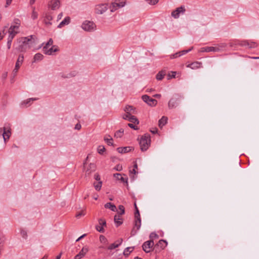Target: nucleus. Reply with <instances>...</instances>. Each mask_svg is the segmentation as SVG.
Here are the masks:
<instances>
[{
  "instance_id": "nucleus-51",
  "label": "nucleus",
  "mask_w": 259,
  "mask_h": 259,
  "mask_svg": "<svg viewBox=\"0 0 259 259\" xmlns=\"http://www.w3.org/2000/svg\"><path fill=\"white\" fill-rule=\"evenodd\" d=\"M85 215V213L84 212V211L82 210L79 212H78V213H77L76 214V217L77 218H79L81 216H83V215Z\"/></svg>"
},
{
  "instance_id": "nucleus-55",
  "label": "nucleus",
  "mask_w": 259,
  "mask_h": 259,
  "mask_svg": "<svg viewBox=\"0 0 259 259\" xmlns=\"http://www.w3.org/2000/svg\"><path fill=\"white\" fill-rule=\"evenodd\" d=\"M6 35V32L5 30H3L2 32H0V41L3 39L4 36Z\"/></svg>"
},
{
  "instance_id": "nucleus-11",
  "label": "nucleus",
  "mask_w": 259,
  "mask_h": 259,
  "mask_svg": "<svg viewBox=\"0 0 259 259\" xmlns=\"http://www.w3.org/2000/svg\"><path fill=\"white\" fill-rule=\"evenodd\" d=\"M186 10L184 6H181L177 8L175 11L171 12V16L175 19H177L180 17L181 13L184 14Z\"/></svg>"
},
{
  "instance_id": "nucleus-22",
  "label": "nucleus",
  "mask_w": 259,
  "mask_h": 259,
  "mask_svg": "<svg viewBox=\"0 0 259 259\" xmlns=\"http://www.w3.org/2000/svg\"><path fill=\"white\" fill-rule=\"evenodd\" d=\"M124 111L129 114H134L136 113V110L132 106L127 105L124 109Z\"/></svg>"
},
{
  "instance_id": "nucleus-34",
  "label": "nucleus",
  "mask_w": 259,
  "mask_h": 259,
  "mask_svg": "<svg viewBox=\"0 0 259 259\" xmlns=\"http://www.w3.org/2000/svg\"><path fill=\"white\" fill-rule=\"evenodd\" d=\"M44 56L40 53L36 54L33 58L34 61H39L43 59Z\"/></svg>"
},
{
  "instance_id": "nucleus-61",
  "label": "nucleus",
  "mask_w": 259,
  "mask_h": 259,
  "mask_svg": "<svg viewBox=\"0 0 259 259\" xmlns=\"http://www.w3.org/2000/svg\"><path fill=\"white\" fill-rule=\"evenodd\" d=\"M158 130L157 128H154L153 130H150V132L153 134L157 133Z\"/></svg>"
},
{
  "instance_id": "nucleus-46",
  "label": "nucleus",
  "mask_w": 259,
  "mask_h": 259,
  "mask_svg": "<svg viewBox=\"0 0 259 259\" xmlns=\"http://www.w3.org/2000/svg\"><path fill=\"white\" fill-rule=\"evenodd\" d=\"M177 74V72L176 71H171L170 73L168 74V79H169L171 78H175Z\"/></svg>"
},
{
  "instance_id": "nucleus-28",
  "label": "nucleus",
  "mask_w": 259,
  "mask_h": 259,
  "mask_svg": "<svg viewBox=\"0 0 259 259\" xmlns=\"http://www.w3.org/2000/svg\"><path fill=\"white\" fill-rule=\"evenodd\" d=\"M50 3L52 4L51 7L52 10H54L56 9L59 8L60 4L59 0H55L54 1H52Z\"/></svg>"
},
{
  "instance_id": "nucleus-35",
  "label": "nucleus",
  "mask_w": 259,
  "mask_h": 259,
  "mask_svg": "<svg viewBox=\"0 0 259 259\" xmlns=\"http://www.w3.org/2000/svg\"><path fill=\"white\" fill-rule=\"evenodd\" d=\"M123 129L121 128L116 131V132L115 133L114 136L116 138H121L123 135Z\"/></svg>"
},
{
  "instance_id": "nucleus-26",
  "label": "nucleus",
  "mask_w": 259,
  "mask_h": 259,
  "mask_svg": "<svg viewBox=\"0 0 259 259\" xmlns=\"http://www.w3.org/2000/svg\"><path fill=\"white\" fill-rule=\"evenodd\" d=\"M53 19V17L51 14L49 13L46 14L44 22L46 25H51V21Z\"/></svg>"
},
{
  "instance_id": "nucleus-33",
  "label": "nucleus",
  "mask_w": 259,
  "mask_h": 259,
  "mask_svg": "<svg viewBox=\"0 0 259 259\" xmlns=\"http://www.w3.org/2000/svg\"><path fill=\"white\" fill-rule=\"evenodd\" d=\"M127 120H128L129 121H130L132 123L137 124H138L139 123V121L138 118L134 115H132L131 116H130V117L127 119Z\"/></svg>"
},
{
  "instance_id": "nucleus-25",
  "label": "nucleus",
  "mask_w": 259,
  "mask_h": 259,
  "mask_svg": "<svg viewBox=\"0 0 259 259\" xmlns=\"http://www.w3.org/2000/svg\"><path fill=\"white\" fill-rule=\"evenodd\" d=\"M166 74V71L162 70L156 74V78L158 80H161Z\"/></svg>"
},
{
  "instance_id": "nucleus-10",
  "label": "nucleus",
  "mask_w": 259,
  "mask_h": 259,
  "mask_svg": "<svg viewBox=\"0 0 259 259\" xmlns=\"http://www.w3.org/2000/svg\"><path fill=\"white\" fill-rule=\"evenodd\" d=\"M10 127H4V128H0V135H3L5 142H6L7 139H9L10 137Z\"/></svg>"
},
{
  "instance_id": "nucleus-56",
  "label": "nucleus",
  "mask_w": 259,
  "mask_h": 259,
  "mask_svg": "<svg viewBox=\"0 0 259 259\" xmlns=\"http://www.w3.org/2000/svg\"><path fill=\"white\" fill-rule=\"evenodd\" d=\"M19 26H16V25H12L10 26L9 30H11V31L12 30H15V29H18L19 28Z\"/></svg>"
},
{
  "instance_id": "nucleus-36",
  "label": "nucleus",
  "mask_w": 259,
  "mask_h": 259,
  "mask_svg": "<svg viewBox=\"0 0 259 259\" xmlns=\"http://www.w3.org/2000/svg\"><path fill=\"white\" fill-rule=\"evenodd\" d=\"M102 181H99V182L98 181V182L97 183H94V187L97 191L100 190V189L102 187Z\"/></svg>"
},
{
  "instance_id": "nucleus-47",
  "label": "nucleus",
  "mask_w": 259,
  "mask_h": 259,
  "mask_svg": "<svg viewBox=\"0 0 259 259\" xmlns=\"http://www.w3.org/2000/svg\"><path fill=\"white\" fill-rule=\"evenodd\" d=\"M151 240H153L154 238H158V235L155 232H152L149 236Z\"/></svg>"
},
{
  "instance_id": "nucleus-58",
  "label": "nucleus",
  "mask_w": 259,
  "mask_h": 259,
  "mask_svg": "<svg viewBox=\"0 0 259 259\" xmlns=\"http://www.w3.org/2000/svg\"><path fill=\"white\" fill-rule=\"evenodd\" d=\"M14 23L17 25V26H19L20 25V21L18 19H15Z\"/></svg>"
},
{
  "instance_id": "nucleus-32",
  "label": "nucleus",
  "mask_w": 259,
  "mask_h": 259,
  "mask_svg": "<svg viewBox=\"0 0 259 259\" xmlns=\"http://www.w3.org/2000/svg\"><path fill=\"white\" fill-rule=\"evenodd\" d=\"M122 239H121L120 241L118 243H113L111 244L109 246L107 247V249L109 250H112L116 247H118L121 243Z\"/></svg>"
},
{
  "instance_id": "nucleus-12",
  "label": "nucleus",
  "mask_w": 259,
  "mask_h": 259,
  "mask_svg": "<svg viewBox=\"0 0 259 259\" xmlns=\"http://www.w3.org/2000/svg\"><path fill=\"white\" fill-rule=\"evenodd\" d=\"M42 51L44 54L48 55H51L54 52H58L59 49L57 46H52L51 48L43 47Z\"/></svg>"
},
{
  "instance_id": "nucleus-31",
  "label": "nucleus",
  "mask_w": 259,
  "mask_h": 259,
  "mask_svg": "<svg viewBox=\"0 0 259 259\" xmlns=\"http://www.w3.org/2000/svg\"><path fill=\"white\" fill-rule=\"evenodd\" d=\"M167 118L163 116L158 121V125L160 128H162L167 122Z\"/></svg>"
},
{
  "instance_id": "nucleus-18",
  "label": "nucleus",
  "mask_w": 259,
  "mask_h": 259,
  "mask_svg": "<svg viewBox=\"0 0 259 259\" xmlns=\"http://www.w3.org/2000/svg\"><path fill=\"white\" fill-rule=\"evenodd\" d=\"M111 4H112V7H111V11L114 12L117 9V8L123 7L125 5V2H121L120 3H116V2H112Z\"/></svg>"
},
{
  "instance_id": "nucleus-23",
  "label": "nucleus",
  "mask_w": 259,
  "mask_h": 259,
  "mask_svg": "<svg viewBox=\"0 0 259 259\" xmlns=\"http://www.w3.org/2000/svg\"><path fill=\"white\" fill-rule=\"evenodd\" d=\"M133 149L132 147H118L117 148V151L119 153H125L131 151Z\"/></svg>"
},
{
  "instance_id": "nucleus-39",
  "label": "nucleus",
  "mask_w": 259,
  "mask_h": 259,
  "mask_svg": "<svg viewBox=\"0 0 259 259\" xmlns=\"http://www.w3.org/2000/svg\"><path fill=\"white\" fill-rule=\"evenodd\" d=\"M20 234H21V236L23 238H24L25 239H27V233L26 231L24 230L23 229H21V231H20Z\"/></svg>"
},
{
  "instance_id": "nucleus-57",
  "label": "nucleus",
  "mask_w": 259,
  "mask_h": 259,
  "mask_svg": "<svg viewBox=\"0 0 259 259\" xmlns=\"http://www.w3.org/2000/svg\"><path fill=\"white\" fill-rule=\"evenodd\" d=\"M115 169L117 171H121L122 169V166L120 165H117L115 167Z\"/></svg>"
},
{
  "instance_id": "nucleus-16",
  "label": "nucleus",
  "mask_w": 259,
  "mask_h": 259,
  "mask_svg": "<svg viewBox=\"0 0 259 259\" xmlns=\"http://www.w3.org/2000/svg\"><path fill=\"white\" fill-rule=\"evenodd\" d=\"M193 49V47H191L190 49L186 50H183L179 52H177L175 54H174L172 55H171L170 56V59H174L178 58L179 57H180L184 54H186V53L189 52Z\"/></svg>"
},
{
  "instance_id": "nucleus-21",
  "label": "nucleus",
  "mask_w": 259,
  "mask_h": 259,
  "mask_svg": "<svg viewBox=\"0 0 259 259\" xmlns=\"http://www.w3.org/2000/svg\"><path fill=\"white\" fill-rule=\"evenodd\" d=\"M113 176L117 180H120L121 182H122L123 183H125L127 185H128V182H127L128 179L126 177L125 178H124L122 176L121 174H119V173L114 174L113 175Z\"/></svg>"
},
{
  "instance_id": "nucleus-52",
  "label": "nucleus",
  "mask_w": 259,
  "mask_h": 259,
  "mask_svg": "<svg viewBox=\"0 0 259 259\" xmlns=\"http://www.w3.org/2000/svg\"><path fill=\"white\" fill-rule=\"evenodd\" d=\"M94 179L97 181H101L100 180V176L98 173H96L94 175Z\"/></svg>"
},
{
  "instance_id": "nucleus-43",
  "label": "nucleus",
  "mask_w": 259,
  "mask_h": 259,
  "mask_svg": "<svg viewBox=\"0 0 259 259\" xmlns=\"http://www.w3.org/2000/svg\"><path fill=\"white\" fill-rule=\"evenodd\" d=\"M37 99L35 98H29L28 99H27V100L26 101H24L22 103V105H23V104H25V105H27V104H29L30 102L31 101H35Z\"/></svg>"
},
{
  "instance_id": "nucleus-63",
  "label": "nucleus",
  "mask_w": 259,
  "mask_h": 259,
  "mask_svg": "<svg viewBox=\"0 0 259 259\" xmlns=\"http://www.w3.org/2000/svg\"><path fill=\"white\" fill-rule=\"evenodd\" d=\"M12 0H7L6 1V7L10 5L12 2Z\"/></svg>"
},
{
  "instance_id": "nucleus-19",
  "label": "nucleus",
  "mask_w": 259,
  "mask_h": 259,
  "mask_svg": "<svg viewBox=\"0 0 259 259\" xmlns=\"http://www.w3.org/2000/svg\"><path fill=\"white\" fill-rule=\"evenodd\" d=\"M89 249L87 247H83L81 251L75 256L74 259H81L88 252Z\"/></svg>"
},
{
  "instance_id": "nucleus-59",
  "label": "nucleus",
  "mask_w": 259,
  "mask_h": 259,
  "mask_svg": "<svg viewBox=\"0 0 259 259\" xmlns=\"http://www.w3.org/2000/svg\"><path fill=\"white\" fill-rule=\"evenodd\" d=\"M13 38H14V37L13 36V35H9V37L8 38V41H9V42L10 41L12 42V40H13Z\"/></svg>"
},
{
  "instance_id": "nucleus-44",
  "label": "nucleus",
  "mask_w": 259,
  "mask_h": 259,
  "mask_svg": "<svg viewBox=\"0 0 259 259\" xmlns=\"http://www.w3.org/2000/svg\"><path fill=\"white\" fill-rule=\"evenodd\" d=\"M104 140L105 141V142L108 145L114 146L113 143L112 142V140H113L112 138L108 139V138H105Z\"/></svg>"
},
{
  "instance_id": "nucleus-7",
  "label": "nucleus",
  "mask_w": 259,
  "mask_h": 259,
  "mask_svg": "<svg viewBox=\"0 0 259 259\" xmlns=\"http://www.w3.org/2000/svg\"><path fill=\"white\" fill-rule=\"evenodd\" d=\"M154 246V243L153 240H150L147 241L143 243L142 248L145 252L148 253L151 251L152 248L153 249Z\"/></svg>"
},
{
  "instance_id": "nucleus-37",
  "label": "nucleus",
  "mask_w": 259,
  "mask_h": 259,
  "mask_svg": "<svg viewBox=\"0 0 259 259\" xmlns=\"http://www.w3.org/2000/svg\"><path fill=\"white\" fill-rule=\"evenodd\" d=\"M134 248H132V247H126L124 251H123V254L125 255V256H128V254L131 252H132Z\"/></svg>"
},
{
  "instance_id": "nucleus-20",
  "label": "nucleus",
  "mask_w": 259,
  "mask_h": 259,
  "mask_svg": "<svg viewBox=\"0 0 259 259\" xmlns=\"http://www.w3.org/2000/svg\"><path fill=\"white\" fill-rule=\"evenodd\" d=\"M96 170V165L94 163H90L87 169L85 170V177L89 176L92 171H94Z\"/></svg>"
},
{
  "instance_id": "nucleus-64",
  "label": "nucleus",
  "mask_w": 259,
  "mask_h": 259,
  "mask_svg": "<svg viewBox=\"0 0 259 259\" xmlns=\"http://www.w3.org/2000/svg\"><path fill=\"white\" fill-rule=\"evenodd\" d=\"M11 44H12V42L11 41H7V47H8V49H10L11 48Z\"/></svg>"
},
{
  "instance_id": "nucleus-2",
  "label": "nucleus",
  "mask_w": 259,
  "mask_h": 259,
  "mask_svg": "<svg viewBox=\"0 0 259 259\" xmlns=\"http://www.w3.org/2000/svg\"><path fill=\"white\" fill-rule=\"evenodd\" d=\"M150 143L151 137L149 134H146L142 136L139 141L141 150L142 151H146L148 149Z\"/></svg>"
},
{
  "instance_id": "nucleus-24",
  "label": "nucleus",
  "mask_w": 259,
  "mask_h": 259,
  "mask_svg": "<svg viewBox=\"0 0 259 259\" xmlns=\"http://www.w3.org/2000/svg\"><path fill=\"white\" fill-rule=\"evenodd\" d=\"M114 221L117 227L123 223L122 219L120 217V214L115 215L114 217Z\"/></svg>"
},
{
  "instance_id": "nucleus-17",
  "label": "nucleus",
  "mask_w": 259,
  "mask_h": 259,
  "mask_svg": "<svg viewBox=\"0 0 259 259\" xmlns=\"http://www.w3.org/2000/svg\"><path fill=\"white\" fill-rule=\"evenodd\" d=\"M242 46H248L249 48H256L257 45L256 42L251 41L249 42L247 40H243L241 42L240 44Z\"/></svg>"
},
{
  "instance_id": "nucleus-8",
  "label": "nucleus",
  "mask_w": 259,
  "mask_h": 259,
  "mask_svg": "<svg viewBox=\"0 0 259 259\" xmlns=\"http://www.w3.org/2000/svg\"><path fill=\"white\" fill-rule=\"evenodd\" d=\"M142 99L145 103L150 106H155L157 103L156 100L154 99L147 95H143Z\"/></svg>"
},
{
  "instance_id": "nucleus-50",
  "label": "nucleus",
  "mask_w": 259,
  "mask_h": 259,
  "mask_svg": "<svg viewBox=\"0 0 259 259\" xmlns=\"http://www.w3.org/2000/svg\"><path fill=\"white\" fill-rule=\"evenodd\" d=\"M31 18L34 20L37 18V13L34 10L32 13Z\"/></svg>"
},
{
  "instance_id": "nucleus-6",
  "label": "nucleus",
  "mask_w": 259,
  "mask_h": 259,
  "mask_svg": "<svg viewBox=\"0 0 259 259\" xmlns=\"http://www.w3.org/2000/svg\"><path fill=\"white\" fill-rule=\"evenodd\" d=\"M107 4H101L97 5L95 8V12L98 14H102L108 9Z\"/></svg>"
},
{
  "instance_id": "nucleus-13",
  "label": "nucleus",
  "mask_w": 259,
  "mask_h": 259,
  "mask_svg": "<svg viewBox=\"0 0 259 259\" xmlns=\"http://www.w3.org/2000/svg\"><path fill=\"white\" fill-rule=\"evenodd\" d=\"M180 102V99L179 98H173L171 99L168 103V108L169 109H172L173 108L176 107L179 104Z\"/></svg>"
},
{
  "instance_id": "nucleus-48",
  "label": "nucleus",
  "mask_w": 259,
  "mask_h": 259,
  "mask_svg": "<svg viewBox=\"0 0 259 259\" xmlns=\"http://www.w3.org/2000/svg\"><path fill=\"white\" fill-rule=\"evenodd\" d=\"M146 2L150 5H155L156 4L159 0H146Z\"/></svg>"
},
{
  "instance_id": "nucleus-54",
  "label": "nucleus",
  "mask_w": 259,
  "mask_h": 259,
  "mask_svg": "<svg viewBox=\"0 0 259 259\" xmlns=\"http://www.w3.org/2000/svg\"><path fill=\"white\" fill-rule=\"evenodd\" d=\"M127 125L129 127H130L131 128H133L134 130H137L138 129V128L137 126H136L135 125H134L132 123H128Z\"/></svg>"
},
{
  "instance_id": "nucleus-49",
  "label": "nucleus",
  "mask_w": 259,
  "mask_h": 259,
  "mask_svg": "<svg viewBox=\"0 0 259 259\" xmlns=\"http://www.w3.org/2000/svg\"><path fill=\"white\" fill-rule=\"evenodd\" d=\"M8 32H9V35H13V36L14 37H15L16 34L18 33V32L15 30H12L11 31V30H9Z\"/></svg>"
},
{
  "instance_id": "nucleus-27",
  "label": "nucleus",
  "mask_w": 259,
  "mask_h": 259,
  "mask_svg": "<svg viewBox=\"0 0 259 259\" xmlns=\"http://www.w3.org/2000/svg\"><path fill=\"white\" fill-rule=\"evenodd\" d=\"M104 206L106 208H109L113 211H116L117 210L116 206L111 202L106 203Z\"/></svg>"
},
{
  "instance_id": "nucleus-5",
  "label": "nucleus",
  "mask_w": 259,
  "mask_h": 259,
  "mask_svg": "<svg viewBox=\"0 0 259 259\" xmlns=\"http://www.w3.org/2000/svg\"><path fill=\"white\" fill-rule=\"evenodd\" d=\"M24 61V56L22 54H20L18 58V59L16 61L15 68L13 70L12 74L14 76H15L17 74V73L20 68L21 65L22 64V63Z\"/></svg>"
},
{
  "instance_id": "nucleus-62",
  "label": "nucleus",
  "mask_w": 259,
  "mask_h": 259,
  "mask_svg": "<svg viewBox=\"0 0 259 259\" xmlns=\"http://www.w3.org/2000/svg\"><path fill=\"white\" fill-rule=\"evenodd\" d=\"M130 172H131V174H134V175H136V174H138V172L136 171V170L135 168H134L132 170H131Z\"/></svg>"
},
{
  "instance_id": "nucleus-15",
  "label": "nucleus",
  "mask_w": 259,
  "mask_h": 259,
  "mask_svg": "<svg viewBox=\"0 0 259 259\" xmlns=\"http://www.w3.org/2000/svg\"><path fill=\"white\" fill-rule=\"evenodd\" d=\"M221 50L219 47H205L200 49L201 52H219Z\"/></svg>"
},
{
  "instance_id": "nucleus-41",
  "label": "nucleus",
  "mask_w": 259,
  "mask_h": 259,
  "mask_svg": "<svg viewBox=\"0 0 259 259\" xmlns=\"http://www.w3.org/2000/svg\"><path fill=\"white\" fill-rule=\"evenodd\" d=\"M118 208L120 210V212H118V214L120 215L123 214L125 212L124 207L122 205H120L118 206Z\"/></svg>"
},
{
  "instance_id": "nucleus-38",
  "label": "nucleus",
  "mask_w": 259,
  "mask_h": 259,
  "mask_svg": "<svg viewBox=\"0 0 259 259\" xmlns=\"http://www.w3.org/2000/svg\"><path fill=\"white\" fill-rule=\"evenodd\" d=\"M100 240L101 243H103L105 245H107L108 244V241L106 237L103 235H101L100 236Z\"/></svg>"
},
{
  "instance_id": "nucleus-40",
  "label": "nucleus",
  "mask_w": 259,
  "mask_h": 259,
  "mask_svg": "<svg viewBox=\"0 0 259 259\" xmlns=\"http://www.w3.org/2000/svg\"><path fill=\"white\" fill-rule=\"evenodd\" d=\"M105 151V148L104 146L102 145H100L98 148V153L100 154H103L104 151Z\"/></svg>"
},
{
  "instance_id": "nucleus-14",
  "label": "nucleus",
  "mask_w": 259,
  "mask_h": 259,
  "mask_svg": "<svg viewBox=\"0 0 259 259\" xmlns=\"http://www.w3.org/2000/svg\"><path fill=\"white\" fill-rule=\"evenodd\" d=\"M99 225L96 226V228L98 231L101 233H104V230L103 226H106V221L104 219H100L99 220Z\"/></svg>"
},
{
  "instance_id": "nucleus-45",
  "label": "nucleus",
  "mask_w": 259,
  "mask_h": 259,
  "mask_svg": "<svg viewBox=\"0 0 259 259\" xmlns=\"http://www.w3.org/2000/svg\"><path fill=\"white\" fill-rule=\"evenodd\" d=\"M53 44V40L52 38H50L48 42L46 44V45L44 47H46V48H49L50 46H52Z\"/></svg>"
},
{
  "instance_id": "nucleus-30",
  "label": "nucleus",
  "mask_w": 259,
  "mask_h": 259,
  "mask_svg": "<svg viewBox=\"0 0 259 259\" xmlns=\"http://www.w3.org/2000/svg\"><path fill=\"white\" fill-rule=\"evenodd\" d=\"M70 21V18L69 17H66L65 19L59 24L58 26V28H61L65 25H67L69 23Z\"/></svg>"
},
{
  "instance_id": "nucleus-3",
  "label": "nucleus",
  "mask_w": 259,
  "mask_h": 259,
  "mask_svg": "<svg viewBox=\"0 0 259 259\" xmlns=\"http://www.w3.org/2000/svg\"><path fill=\"white\" fill-rule=\"evenodd\" d=\"M96 27V24L93 22L90 21H85L81 25L82 28L87 31L94 30Z\"/></svg>"
},
{
  "instance_id": "nucleus-9",
  "label": "nucleus",
  "mask_w": 259,
  "mask_h": 259,
  "mask_svg": "<svg viewBox=\"0 0 259 259\" xmlns=\"http://www.w3.org/2000/svg\"><path fill=\"white\" fill-rule=\"evenodd\" d=\"M141 225V220L140 216L138 217H135V227L131 232V235L132 236L135 235L137 233V231L140 228Z\"/></svg>"
},
{
  "instance_id": "nucleus-29",
  "label": "nucleus",
  "mask_w": 259,
  "mask_h": 259,
  "mask_svg": "<svg viewBox=\"0 0 259 259\" xmlns=\"http://www.w3.org/2000/svg\"><path fill=\"white\" fill-rule=\"evenodd\" d=\"M201 63L198 62H195L187 65L188 67L191 68L192 69H196L200 67Z\"/></svg>"
},
{
  "instance_id": "nucleus-42",
  "label": "nucleus",
  "mask_w": 259,
  "mask_h": 259,
  "mask_svg": "<svg viewBox=\"0 0 259 259\" xmlns=\"http://www.w3.org/2000/svg\"><path fill=\"white\" fill-rule=\"evenodd\" d=\"M134 206H135V217H138L140 216V212H139V210L138 209V208L137 206L136 202H135Z\"/></svg>"
},
{
  "instance_id": "nucleus-53",
  "label": "nucleus",
  "mask_w": 259,
  "mask_h": 259,
  "mask_svg": "<svg viewBox=\"0 0 259 259\" xmlns=\"http://www.w3.org/2000/svg\"><path fill=\"white\" fill-rule=\"evenodd\" d=\"M132 115V114H129L126 113V114L123 115L122 117L124 119L127 120V119L129 118Z\"/></svg>"
},
{
  "instance_id": "nucleus-60",
  "label": "nucleus",
  "mask_w": 259,
  "mask_h": 259,
  "mask_svg": "<svg viewBox=\"0 0 259 259\" xmlns=\"http://www.w3.org/2000/svg\"><path fill=\"white\" fill-rule=\"evenodd\" d=\"M80 128H81V125L79 123H77L75 125V129L79 130L80 129Z\"/></svg>"
},
{
  "instance_id": "nucleus-4",
  "label": "nucleus",
  "mask_w": 259,
  "mask_h": 259,
  "mask_svg": "<svg viewBox=\"0 0 259 259\" xmlns=\"http://www.w3.org/2000/svg\"><path fill=\"white\" fill-rule=\"evenodd\" d=\"M167 245V242L164 240H160L158 243L155 244L153 247V250H155V252H159L161 250H163Z\"/></svg>"
},
{
  "instance_id": "nucleus-1",
  "label": "nucleus",
  "mask_w": 259,
  "mask_h": 259,
  "mask_svg": "<svg viewBox=\"0 0 259 259\" xmlns=\"http://www.w3.org/2000/svg\"><path fill=\"white\" fill-rule=\"evenodd\" d=\"M37 42V38L35 35L22 37L17 39L15 49L20 52H25Z\"/></svg>"
}]
</instances>
